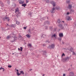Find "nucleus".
<instances>
[{"label": "nucleus", "instance_id": "27", "mask_svg": "<svg viewBox=\"0 0 76 76\" xmlns=\"http://www.w3.org/2000/svg\"><path fill=\"white\" fill-rule=\"evenodd\" d=\"M70 19V17H68V18H67V20H69Z\"/></svg>", "mask_w": 76, "mask_h": 76}, {"label": "nucleus", "instance_id": "38", "mask_svg": "<svg viewBox=\"0 0 76 76\" xmlns=\"http://www.w3.org/2000/svg\"><path fill=\"white\" fill-rule=\"evenodd\" d=\"M46 43H50V42L48 41H46Z\"/></svg>", "mask_w": 76, "mask_h": 76}, {"label": "nucleus", "instance_id": "36", "mask_svg": "<svg viewBox=\"0 0 76 76\" xmlns=\"http://www.w3.org/2000/svg\"><path fill=\"white\" fill-rule=\"evenodd\" d=\"M65 56V55L64 53H63L62 55V57H63V56Z\"/></svg>", "mask_w": 76, "mask_h": 76}, {"label": "nucleus", "instance_id": "40", "mask_svg": "<svg viewBox=\"0 0 76 76\" xmlns=\"http://www.w3.org/2000/svg\"><path fill=\"white\" fill-rule=\"evenodd\" d=\"M24 29H26V27H24L23 28Z\"/></svg>", "mask_w": 76, "mask_h": 76}, {"label": "nucleus", "instance_id": "44", "mask_svg": "<svg viewBox=\"0 0 76 76\" xmlns=\"http://www.w3.org/2000/svg\"><path fill=\"white\" fill-rule=\"evenodd\" d=\"M12 26H13V27H15V26H16L14 25H12Z\"/></svg>", "mask_w": 76, "mask_h": 76}, {"label": "nucleus", "instance_id": "26", "mask_svg": "<svg viewBox=\"0 0 76 76\" xmlns=\"http://www.w3.org/2000/svg\"><path fill=\"white\" fill-rule=\"evenodd\" d=\"M50 0H45L46 3H49Z\"/></svg>", "mask_w": 76, "mask_h": 76}, {"label": "nucleus", "instance_id": "2", "mask_svg": "<svg viewBox=\"0 0 76 76\" xmlns=\"http://www.w3.org/2000/svg\"><path fill=\"white\" fill-rule=\"evenodd\" d=\"M55 47V45L54 44H51V45H49V48L50 49H53V48Z\"/></svg>", "mask_w": 76, "mask_h": 76}, {"label": "nucleus", "instance_id": "39", "mask_svg": "<svg viewBox=\"0 0 76 76\" xmlns=\"http://www.w3.org/2000/svg\"><path fill=\"white\" fill-rule=\"evenodd\" d=\"M7 3H8V4H9L10 3V1H8L7 2Z\"/></svg>", "mask_w": 76, "mask_h": 76}, {"label": "nucleus", "instance_id": "59", "mask_svg": "<svg viewBox=\"0 0 76 76\" xmlns=\"http://www.w3.org/2000/svg\"><path fill=\"white\" fill-rule=\"evenodd\" d=\"M12 54H14V53H12Z\"/></svg>", "mask_w": 76, "mask_h": 76}, {"label": "nucleus", "instance_id": "30", "mask_svg": "<svg viewBox=\"0 0 76 76\" xmlns=\"http://www.w3.org/2000/svg\"><path fill=\"white\" fill-rule=\"evenodd\" d=\"M56 10H59V9H60V7H56Z\"/></svg>", "mask_w": 76, "mask_h": 76}, {"label": "nucleus", "instance_id": "58", "mask_svg": "<svg viewBox=\"0 0 76 76\" xmlns=\"http://www.w3.org/2000/svg\"><path fill=\"white\" fill-rule=\"evenodd\" d=\"M3 71H4V69Z\"/></svg>", "mask_w": 76, "mask_h": 76}, {"label": "nucleus", "instance_id": "25", "mask_svg": "<svg viewBox=\"0 0 76 76\" xmlns=\"http://www.w3.org/2000/svg\"><path fill=\"white\" fill-rule=\"evenodd\" d=\"M20 73H21V74H22L23 75H24V72H23L22 71H20Z\"/></svg>", "mask_w": 76, "mask_h": 76}, {"label": "nucleus", "instance_id": "52", "mask_svg": "<svg viewBox=\"0 0 76 76\" xmlns=\"http://www.w3.org/2000/svg\"><path fill=\"white\" fill-rule=\"evenodd\" d=\"M62 43L63 44H64V42H62Z\"/></svg>", "mask_w": 76, "mask_h": 76}, {"label": "nucleus", "instance_id": "1", "mask_svg": "<svg viewBox=\"0 0 76 76\" xmlns=\"http://www.w3.org/2000/svg\"><path fill=\"white\" fill-rule=\"evenodd\" d=\"M69 59H70V57L67 56L65 58L63 59H62V61H68Z\"/></svg>", "mask_w": 76, "mask_h": 76}, {"label": "nucleus", "instance_id": "50", "mask_svg": "<svg viewBox=\"0 0 76 76\" xmlns=\"http://www.w3.org/2000/svg\"><path fill=\"white\" fill-rule=\"evenodd\" d=\"M30 37H31V36L30 35H29V38H30Z\"/></svg>", "mask_w": 76, "mask_h": 76}, {"label": "nucleus", "instance_id": "60", "mask_svg": "<svg viewBox=\"0 0 76 76\" xmlns=\"http://www.w3.org/2000/svg\"><path fill=\"white\" fill-rule=\"evenodd\" d=\"M12 42H14V41H12Z\"/></svg>", "mask_w": 76, "mask_h": 76}, {"label": "nucleus", "instance_id": "3", "mask_svg": "<svg viewBox=\"0 0 76 76\" xmlns=\"http://www.w3.org/2000/svg\"><path fill=\"white\" fill-rule=\"evenodd\" d=\"M29 48H30V50H32L33 49V47H32V44H29Z\"/></svg>", "mask_w": 76, "mask_h": 76}, {"label": "nucleus", "instance_id": "55", "mask_svg": "<svg viewBox=\"0 0 76 76\" xmlns=\"http://www.w3.org/2000/svg\"><path fill=\"white\" fill-rule=\"evenodd\" d=\"M29 33H31V32H30V31H29Z\"/></svg>", "mask_w": 76, "mask_h": 76}, {"label": "nucleus", "instance_id": "61", "mask_svg": "<svg viewBox=\"0 0 76 76\" xmlns=\"http://www.w3.org/2000/svg\"><path fill=\"white\" fill-rule=\"evenodd\" d=\"M14 41H16V40L14 39Z\"/></svg>", "mask_w": 76, "mask_h": 76}, {"label": "nucleus", "instance_id": "12", "mask_svg": "<svg viewBox=\"0 0 76 76\" xmlns=\"http://www.w3.org/2000/svg\"><path fill=\"white\" fill-rule=\"evenodd\" d=\"M15 13H19V9L18 8L15 10Z\"/></svg>", "mask_w": 76, "mask_h": 76}, {"label": "nucleus", "instance_id": "43", "mask_svg": "<svg viewBox=\"0 0 76 76\" xmlns=\"http://www.w3.org/2000/svg\"><path fill=\"white\" fill-rule=\"evenodd\" d=\"M69 14L70 13L69 12L67 13V15H69Z\"/></svg>", "mask_w": 76, "mask_h": 76}, {"label": "nucleus", "instance_id": "51", "mask_svg": "<svg viewBox=\"0 0 76 76\" xmlns=\"http://www.w3.org/2000/svg\"><path fill=\"white\" fill-rule=\"evenodd\" d=\"M32 70V69H30V71H31V70Z\"/></svg>", "mask_w": 76, "mask_h": 76}, {"label": "nucleus", "instance_id": "29", "mask_svg": "<svg viewBox=\"0 0 76 76\" xmlns=\"http://www.w3.org/2000/svg\"><path fill=\"white\" fill-rule=\"evenodd\" d=\"M50 30H51V31H52V30H53V28H52V27H51V26L50 27Z\"/></svg>", "mask_w": 76, "mask_h": 76}, {"label": "nucleus", "instance_id": "32", "mask_svg": "<svg viewBox=\"0 0 76 76\" xmlns=\"http://www.w3.org/2000/svg\"><path fill=\"white\" fill-rule=\"evenodd\" d=\"M5 19H8V21H9V19L8 18L6 17V18H5Z\"/></svg>", "mask_w": 76, "mask_h": 76}, {"label": "nucleus", "instance_id": "41", "mask_svg": "<svg viewBox=\"0 0 76 76\" xmlns=\"http://www.w3.org/2000/svg\"><path fill=\"white\" fill-rule=\"evenodd\" d=\"M26 3H28V0H26Z\"/></svg>", "mask_w": 76, "mask_h": 76}, {"label": "nucleus", "instance_id": "34", "mask_svg": "<svg viewBox=\"0 0 76 76\" xmlns=\"http://www.w3.org/2000/svg\"><path fill=\"white\" fill-rule=\"evenodd\" d=\"M8 67L9 68H11L12 67V65H8Z\"/></svg>", "mask_w": 76, "mask_h": 76}, {"label": "nucleus", "instance_id": "15", "mask_svg": "<svg viewBox=\"0 0 76 76\" xmlns=\"http://www.w3.org/2000/svg\"><path fill=\"white\" fill-rule=\"evenodd\" d=\"M52 38H53L55 37V38H57V37H56V34H54L53 35H52L51 36Z\"/></svg>", "mask_w": 76, "mask_h": 76}, {"label": "nucleus", "instance_id": "22", "mask_svg": "<svg viewBox=\"0 0 76 76\" xmlns=\"http://www.w3.org/2000/svg\"><path fill=\"white\" fill-rule=\"evenodd\" d=\"M58 23H60L61 22V21H60V19H58Z\"/></svg>", "mask_w": 76, "mask_h": 76}, {"label": "nucleus", "instance_id": "35", "mask_svg": "<svg viewBox=\"0 0 76 76\" xmlns=\"http://www.w3.org/2000/svg\"><path fill=\"white\" fill-rule=\"evenodd\" d=\"M46 53H47V52H46V51H44V53L43 54H46Z\"/></svg>", "mask_w": 76, "mask_h": 76}, {"label": "nucleus", "instance_id": "47", "mask_svg": "<svg viewBox=\"0 0 76 76\" xmlns=\"http://www.w3.org/2000/svg\"><path fill=\"white\" fill-rule=\"evenodd\" d=\"M16 70L17 72H18V69H16Z\"/></svg>", "mask_w": 76, "mask_h": 76}, {"label": "nucleus", "instance_id": "28", "mask_svg": "<svg viewBox=\"0 0 76 76\" xmlns=\"http://www.w3.org/2000/svg\"><path fill=\"white\" fill-rule=\"evenodd\" d=\"M0 4H1V5H2V6H3V3L2 2H0Z\"/></svg>", "mask_w": 76, "mask_h": 76}, {"label": "nucleus", "instance_id": "6", "mask_svg": "<svg viewBox=\"0 0 76 76\" xmlns=\"http://www.w3.org/2000/svg\"><path fill=\"white\" fill-rule=\"evenodd\" d=\"M44 24L45 25H46V24H47V25H50V22L48 21H46L45 22H44Z\"/></svg>", "mask_w": 76, "mask_h": 76}, {"label": "nucleus", "instance_id": "31", "mask_svg": "<svg viewBox=\"0 0 76 76\" xmlns=\"http://www.w3.org/2000/svg\"><path fill=\"white\" fill-rule=\"evenodd\" d=\"M20 48L21 49L20 50L21 51H22V50H23V48H22V47H20Z\"/></svg>", "mask_w": 76, "mask_h": 76}, {"label": "nucleus", "instance_id": "42", "mask_svg": "<svg viewBox=\"0 0 76 76\" xmlns=\"http://www.w3.org/2000/svg\"><path fill=\"white\" fill-rule=\"evenodd\" d=\"M63 76H66V74H63Z\"/></svg>", "mask_w": 76, "mask_h": 76}, {"label": "nucleus", "instance_id": "45", "mask_svg": "<svg viewBox=\"0 0 76 76\" xmlns=\"http://www.w3.org/2000/svg\"><path fill=\"white\" fill-rule=\"evenodd\" d=\"M45 44H43V46L45 47Z\"/></svg>", "mask_w": 76, "mask_h": 76}, {"label": "nucleus", "instance_id": "63", "mask_svg": "<svg viewBox=\"0 0 76 76\" xmlns=\"http://www.w3.org/2000/svg\"><path fill=\"white\" fill-rule=\"evenodd\" d=\"M0 38H1V37H0Z\"/></svg>", "mask_w": 76, "mask_h": 76}, {"label": "nucleus", "instance_id": "46", "mask_svg": "<svg viewBox=\"0 0 76 76\" xmlns=\"http://www.w3.org/2000/svg\"><path fill=\"white\" fill-rule=\"evenodd\" d=\"M3 68H2V67H1L0 68V70H1V69H2Z\"/></svg>", "mask_w": 76, "mask_h": 76}, {"label": "nucleus", "instance_id": "20", "mask_svg": "<svg viewBox=\"0 0 76 76\" xmlns=\"http://www.w3.org/2000/svg\"><path fill=\"white\" fill-rule=\"evenodd\" d=\"M26 6V4H23L22 5V6H23L24 7H25V6Z\"/></svg>", "mask_w": 76, "mask_h": 76}, {"label": "nucleus", "instance_id": "7", "mask_svg": "<svg viewBox=\"0 0 76 76\" xmlns=\"http://www.w3.org/2000/svg\"><path fill=\"white\" fill-rule=\"evenodd\" d=\"M54 10H55V8L53 7L52 10H50V12L51 13H54V12H55Z\"/></svg>", "mask_w": 76, "mask_h": 76}, {"label": "nucleus", "instance_id": "9", "mask_svg": "<svg viewBox=\"0 0 76 76\" xmlns=\"http://www.w3.org/2000/svg\"><path fill=\"white\" fill-rule=\"evenodd\" d=\"M50 3H51L53 4V7H55L56 6V2L54 1H52L51 2H50Z\"/></svg>", "mask_w": 76, "mask_h": 76}, {"label": "nucleus", "instance_id": "10", "mask_svg": "<svg viewBox=\"0 0 76 76\" xmlns=\"http://www.w3.org/2000/svg\"><path fill=\"white\" fill-rule=\"evenodd\" d=\"M68 7L69 9H71L72 7V5L71 4H69L68 6Z\"/></svg>", "mask_w": 76, "mask_h": 76}, {"label": "nucleus", "instance_id": "18", "mask_svg": "<svg viewBox=\"0 0 76 76\" xmlns=\"http://www.w3.org/2000/svg\"><path fill=\"white\" fill-rule=\"evenodd\" d=\"M43 56H44L45 57H47V55L46 54L43 53Z\"/></svg>", "mask_w": 76, "mask_h": 76}, {"label": "nucleus", "instance_id": "54", "mask_svg": "<svg viewBox=\"0 0 76 76\" xmlns=\"http://www.w3.org/2000/svg\"><path fill=\"white\" fill-rule=\"evenodd\" d=\"M42 76H45V74H43Z\"/></svg>", "mask_w": 76, "mask_h": 76}, {"label": "nucleus", "instance_id": "21", "mask_svg": "<svg viewBox=\"0 0 76 76\" xmlns=\"http://www.w3.org/2000/svg\"><path fill=\"white\" fill-rule=\"evenodd\" d=\"M32 13L30 12L29 13V16H30V18H31V17H32Z\"/></svg>", "mask_w": 76, "mask_h": 76}, {"label": "nucleus", "instance_id": "37", "mask_svg": "<svg viewBox=\"0 0 76 76\" xmlns=\"http://www.w3.org/2000/svg\"><path fill=\"white\" fill-rule=\"evenodd\" d=\"M26 36L27 37V38H29V34H27L26 35Z\"/></svg>", "mask_w": 76, "mask_h": 76}, {"label": "nucleus", "instance_id": "49", "mask_svg": "<svg viewBox=\"0 0 76 76\" xmlns=\"http://www.w3.org/2000/svg\"><path fill=\"white\" fill-rule=\"evenodd\" d=\"M18 50H20V48H18Z\"/></svg>", "mask_w": 76, "mask_h": 76}, {"label": "nucleus", "instance_id": "14", "mask_svg": "<svg viewBox=\"0 0 76 76\" xmlns=\"http://www.w3.org/2000/svg\"><path fill=\"white\" fill-rule=\"evenodd\" d=\"M66 3L69 4H70V0H66Z\"/></svg>", "mask_w": 76, "mask_h": 76}, {"label": "nucleus", "instance_id": "24", "mask_svg": "<svg viewBox=\"0 0 76 76\" xmlns=\"http://www.w3.org/2000/svg\"><path fill=\"white\" fill-rule=\"evenodd\" d=\"M16 23L17 25H19V24H20V22L18 21H16Z\"/></svg>", "mask_w": 76, "mask_h": 76}, {"label": "nucleus", "instance_id": "17", "mask_svg": "<svg viewBox=\"0 0 76 76\" xmlns=\"http://www.w3.org/2000/svg\"><path fill=\"white\" fill-rule=\"evenodd\" d=\"M70 13H74V10H70Z\"/></svg>", "mask_w": 76, "mask_h": 76}, {"label": "nucleus", "instance_id": "64", "mask_svg": "<svg viewBox=\"0 0 76 76\" xmlns=\"http://www.w3.org/2000/svg\"><path fill=\"white\" fill-rule=\"evenodd\" d=\"M47 11H48V10Z\"/></svg>", "mask_w": 76, "mask_h": 76}, {"label": "nucleus", "instance_id": "23", "mask_svg": "<svg viewBox=\"0 0 76 76\" xmlns=\"http://www.w3.org/2000/svg\"><path fill=\"white\" fill-rule=\"evenodd\" d=\"M65 29V28H64V27H63V26H62L61 28V29H63V30H64Z\"/></svg>", "mask_w": 76, "mask_h": 76}, {"label": "nucleus", "instance_id": "33", "mask_svg": "<svg viewBox=\"0 0 76 76\" xmlns=\"http://www.w3.org/2000/svg\"><path fill=\"white\" fill-rule=\"evenodd\" d=\"M18 76H19V75H20V73H19V72H18L17 73Z\"/></svg>", "mask_w": 76, "mask_h": 76}, {"label": "nucleus", "instance_id": "53", "mask_svg": "<svg viewBox=\"0 0 76 76\" xmlns=\"http://www.w3.org/2000/svg\"><path fill=\"white\" fill-rule=\"evenodd\" d=\"M62 22H63V23H64V21H62Z\"/></svg>", "mask_w": 76, "mask_h": 76}, {"label": "nucleus", "instance_id": "4", "mask_svg": "<svg viewBox=\"0 0 76 76\" xmlns=\"http://www.w3.org/2000/svg\"><path fill=\"white\" fill-rule=\"evenodd\" d=\"M64 27L65 28V29H67L68 28H69V27L68 26V24L65 23L64 24Z\"/></svg>", "mask_w": 76, "mask_h": 76}, {"label": "nucleus", "instance_id": "56", "mask_svg": "<svg viewBox=\"0 0 76 76\" xmlns=\"http://www.w3.org/2000/svg\"><path fill=\"white\" fill-rule=\"evenodd\" d=\"M2 69H3V70H4V68H2Z\"/></svg>", "mask_w": 76, "mask_h": 76}, {"label": "nucleus", "instance_id": "8", "mask_svg": "<svg viewBox=\"0 0 76 76\" xmlns=\"http://www.w3.org/2000/svg\"><path fill=\"white\" fill-rule=\"evenodd\" d=\"M59 37L63 38V33H60L59 34Z\"/></svg>", "mask_w": 76, "mask_h": 76}, {"label": "nucleus", "instance_id": "19", "mask_svg": "<svg viewBox=\"0 0 76 76\" xmlns=\"http://www.w3.org/2000/svg\"><path fill=\"white\" fill-rule=\"evenodd\" d=\"M63 26V25L60 24L59 25V28H61V27H62Z\"/></svg>", "mask_w": 76, "mask_h": 76}, {"label": "nucleus", "instance_id": "16", "mask_svg": "<svg viewBox=\"0 0 76 76\" xmlns=\"http://www.w3.org/2000/svg\"><path fill=\"white\" fill-rule=\"evenodd\" d=\"M58 40H59L60 41V42H61V37H58Z\"/></svg>", "mask_w": 76, "mask_h": 76}, {"label": "nucleus", "instance_id": "57", "mask_svg": "<svg viewBox=\"0 0 76 76\" xmlns=\"http://www.w3.org/2000/svg\"><path fill=\"white\" fill-rule=\"evenodd\" d=\"M46 28H48L47 26H46Z\"/></svg>", "mask_w": 76, "mask_h": 76}, {"label": "nucleus", "instance_id": "62", "mask_svg": "<svg viewBox=\"0 0 76 76\" xmlns=\"http://www.w3.org/2000/svg\"><path fill=\"white\" fill-rule=\"evenodd\" d=\"M28 46H29V44L28 45Z\"/></svg>", "mask_w": 76, "mask_h": 76}, {"label": "nucleus", "instance_id": "13", "mask_svg": "<svg viewBox=\"0 0 76 76\" xmlns=\"http://www.w3.org/2000/svg\"><path fill=\"white\" fill-rule=\"evenodd\" d=\"M10 38H11V36H10V35H9L7 37V39H10Z\"/></svg>", "mask_w": 76, "mask_h": 76}, {"label": "nucleus", "instance_id": "11", "mask_svg": "<svg viewBox=\"0 0 76 76\" xmlns=\"http://www.w3.org/2000/svg\"><path fill=\"white\" fill-rule=\"evenodd\" d=\"M70 74L71 75H69V76H73L74 75V74H73V72H70Z\"/></svg>", "mask_w": 76, "mask_h": 76}, {"label": "nucleus", "instance_id": "5", "mask_svg": "<svg viewBox=\"0 0 76 76\" xmlns=\"http://www.w3.org/2000/svg\"><path fill=\"white\" fill-rule=\"evenodd\" d=\"M19 2L20 4H23L24 3L23 0H19Z\"/></svg>", "mask_w": 76, "mask_h": 76}, {"label": "nucleus", "instance_id": "48", "mask_svg": "<svg viewBox=\"0 0 76 76\" xmlns=\"http://www.w3.org/2000/svg\"><path fill=\"white\" fill-rule=\"evenodd\" d=\"M72 49H70V50L71 52H72V50H72Z\"/></svg>", "mask_w": 76, "mask_h": 76}]
</instances>
